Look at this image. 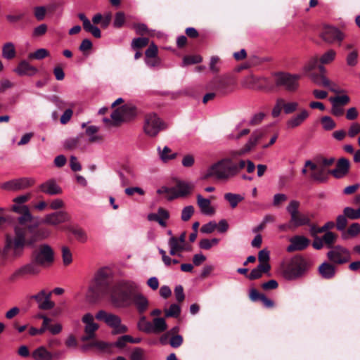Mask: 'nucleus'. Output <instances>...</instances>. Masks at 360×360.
Instances as JSON below:
<instances>
[{
    "label": "nucleus",
    "instance_id": "1",
    "mask_svg": "<svg viewBox=\"0 0 360 360\" xmlns=\"http://www.w3.org/2000/svg\"><path fill=\"white\" fill-rule=\"evenodd\" d=\"M51 234L46 227H39L38 223L25 226H14V236L6 234L4 245L0 247V264L2 266L13 263L21 258L26 247L48 238Z\"/></svg>",
    "mask_w": 360,
    "mask_h": 360
},
{
    "label": "nucleus",
    "instance_id": "2",
    "mask_svg": "<svg viewBox=\"0 0 360 360\" xmlns=\"http://www.w3.org/2000/svg\"><path fill=\"white\" fill-rule=\"evenodd\" d=\"M111 299L113 304L119 307L134 305L139 314H144L149 307L147 297L139 292L138 285L131 281L117 282L111 292Z\"/></svg>",
    "mask_w": 360,
    "mask_h": 360
},
{
    "label": "nucleus",
    "instance_id": "3",
    "mask_svg": "<svg viewBox=\"0 0 360 360\" xmlns=\"http://www.w3.org/2000/svg\"><path fill=\"white\" fill-rule=\"evenodd\" d=\"M54 251L48 244H40L31 252L30 262L17 269L8 278L13 283L19 278L39 275L43 268L51 266L54 262Z\"/></svg>",
    "mask_w": 360,
    "mask_h": 360
},
{
    "label": "nucleus",
    "instance_id": "4",
    "mask_svg": "<svg viewBox=\"0 0 360 360\" xmlns=\"http://www.w3.org/2000/svg\"><path fill=\"white\" fill-rule=\"evenodd\" d=\"M248 153V143L243 147L231 153V159L226 158L212 165L204 179L215 176L218 179H227L235 175L245 166V160L239 159Z\"/></svg>",
    "mask_w": 360,
    "mask_h": 360
},
{
    "label": "nucleus",
    "instance_id": "5",
    "mask_svg": "<svg viewBox=\"0 0 360 360\" xmlns=\"http://www.w3.org/2000/svg\"><path fill=\"white\" fill-rule=\"evenodd\" d=\"M112 283L111 273L108 268L100 269L95 274L89 286L86 299L94 304L100 301L110 292Z\"/></svg>",
    "mask_w": 360,
    "mask_h": 360
},
{
    "label": "nucleus",
    "instance_id": "6",
    "mask_svg": "<svg viewBox=\"0 0 360 360\" xmlns=\"http://www.w3.org/2000/svg\"><path fill=\"white\" fill-rule=\"evenodd\" d=\"M309 263L302 256L293 257L290 262L282 268V275L287 280H295L301 277L308 269Z\"/></svg>",
    "mask_w": 360,
    "mask_h": 360
},
{
    "label": "nucleus",
    "instance_id": "7",
    "mask_svg": "<svg viewBox=\"0 0 360 360\" xmlns=\"http://www.w3.org/2000/svg\"><path fill=\"white\" fill-rule=\"evenodd\" d=\"M95 318L100 321L104 322L108 327L111 328L112 334H123L128 331V328L122 324L121 318L114 314L107 312L105 310H99Z\"/></svg>",
    "mask_w": 360,
    "mask_h": 360
},
{
    "label": "nucleus",
    "instance_id": "8",
    "mask_svg": "<svg viewBox=\"0 0 360 360\" xmlns=\"http://www.w3.org/2000/svg\"><path fill=\"white\" fill-rule=\"evenodd\" d=\"M300 202L292 200L288 205L286 210L290 215V226L296 229L302 226H311V219L307 214L301 213L299 211Z\"/></svg>",
    "mask_w": 360,
    "mask_h": 360
},
{
    "label": "nucleus",
    "instance_id": "9",
    "mask_svg": "<svg viewBox=\"0 0 360 360\" xmlns=\"http://www.w3.org/2000/svg\"><path fill=\"white\" fill-rule=\"evenodd\" d=\"M275 84L278 87H283L286 91H295L299 86L300 75H292L285 72H277L274 74Z\"/></svg>",
    "mask_w": 360,
    "mask_h": 360
},
{
    "label": "nucleus",
    "instance_id": "10",
    "mask_svg": "<svg viewBox=\"0 0 360 360\" xmlns=\"http://www.w3.org/2000/svg\"><path fill=\"white\" fill-rule=\"evenodd\" d=\"M145 133L150 136H155L165 129V124L155 113L147 114L143 126Z\"/></svg>",
    "mask_w": 360,
    "mask_h": 360
},
{
    "label": "nucleus",
    "instance_id": "11",
    "mask_svg": "<svg viewBox=\"0 0 360 360\" xmlns=\"http://www.w3.org/2000/svg\"><path fill=\"white\" fill-rule=\"evenodd\" d=\"M320 36L324 41L329 44L338 43L340 44L345 39V34L342 32L338 28L330 25L323 26Z\"/></svg>",
    "mask_w": 360,
    "mask_h": 360
},
{
    "label": "nucleus",
    "instance_id": "12",
    "mask_svg": "<svg viewBox=\"0 0 360 360\" xmlns=\"http://www.w3.org/2000/svg\"><path fill=\"white\" fill-rule=\"evenodd\" d=\"M34 181L30 178L15 179L6 181L1 185V188L8 191H19L31 187Z\"/></svg>",
    "mask_w": 360,
    "mask_h": 360
},
{
    "label": "nucleus",
    "instance_id": "13",
    "mask_svg": "<svg viewBox=\"0 0 360 360\" xmlns=\"http://www.w3.org/2000/svg\"><path fill=\"white\" fill-rule=\"evenodd\" d=\"M307 168L311 171L309 176L310 178L318 182H325L328 179V174L323 167H319L316 164L311 160H307L304 163V167L302 169L303 174H307Z\"/></svg>",
    "mask_w": 360,
    "mask_h": 360
},
{
    "label": "nucleus",
    "instance_id": "14",
    "mask_svg": "<svg viewBox=\"0 0 360 360\" xmlns=\"http://www.w3.org/2000/svg\"><path fill=\"white\" fill-rule=\"evenodd\" d=\"M249 87L252 89L271 91L274 89V86L271 84L269 78L265 77L257 76L249 72Z\"/></svg>",
    "mask_w": 360,
    "mask_h": 360
},
{
    "label": "nucleus",
    "instance_id": "15",
    "mask_svg": "<svg viewBox=\"0 0 360 360\" xmlns=\"http://www.w3.org/2000/svg\"><path fill=\"white\" fill-rule=\"evenodd\" d=\"M82 322L85 323V335L82 338L83 342L93 340L95 338V332L98 329V325L94 321V316L87 313L82 317Z\"/></svg>",
    "mask_w": 360,
    "mask_h": 360
},
{
    "label": "nucleus",
    "instance_id": "16",
    "mask_svg": "<svg viewBox=\"0 0 360 360\" xmlns=\"http://www.w3.org/2000/svg\"><path fill=\"white\" fill-rule=\"evenodd\" d=\"M70 221L71 216L66 211L61 210L46 214L42 222L51 226H58Z\"/></svg>",
    "mask_w": 360,
    "mask_h": 360
},
{
    "label": "nucleus",
    "instance_id": "17",
    "mask_svg": "<svg viewBox=\"0 0 360 360\" xmlns=\"http://www.w3.org/2000/svg\"><path fill=\"white\" fill-rule=\"evenodd\" d=\"M12 210L20 214V216L17 218L18 223L17 226H25L30 224L28 223L32 222V215L27 206L13 205L12 206Z\"/></svg>",
    "mask_w": 360,
    "mask_h": 360
},
{
    "label": "nucleus",
    "instance_id": "18",
    "mask_svg": "<svg viewBox=\"0 0 360 360\" xmlns=\"http://www.w3.org/2000/svg\"><path fill=\"white\" fill-rule=\"evenodd\" d=\"M194 188V184L191 182L179 181L176 183L173 195L168 197L169 200H172L179 197H185L189 195Z\"/></svg>",
    "mask_w": 360,
    "mask_h": 360
},
{
    "label": "nucleus",
    "instance_id": "19",
    "mask_svg": "<svg viewBox=\"0 0 360 360\" xmlns=\"http://www.w3.org/2000/svg\"><path fill=\"white\" fill-rule=\"evenodd\" d=\"M290 244L287 248L289 252L305 250L310 244V240L303 236H295L290 239Z\"/></svg>",
    "mask_w": 360,
    "mask_h": 360
},
{
    "label": "nucleus",
    "instance_id": "20",
    "mask_svg": "<svg viewBox=\"0 0 360 360\" xmlns=\"http://www.w3.org/2000/svg\"><path fill=\"white\" fill-rule=\"evenodd\" d=\"M349 167H350L349 161L345 158H342L338 160L337 165H336V168L334 169L329 170L327 172V174H330L334 177L338 178V179L342 178L344 176H345L346 174H347V173L349 172Z\"/></svg>",
    "mask_w": 360,
    "mask_h": 360
},
{
    "label": "nucleus",
    "instance_id": "21",
    "mask_svg": "<svg viewBox=\"0 0 360 360\" xmlns=\"http://www.w3.org/2000/svg\"><path fill=\"white\" fill-rule=\"evenodd\" d=\"M342 253L348 255V252L345 248L337 245L334 248L333 250H330L327 253V256L330 262L342 264L348 261V258L342 255Z\"/></svg>",
    "mask_w": 360,
    "mask_h": 360
},
{
    "label": "nucleus",
    "instance_id": "22",
    "mask_svg": "<svg viewBox=\"0 0 360 360\" xmlns=\"http://www.w3.org/2000/svg\"><path fill=\"white\" fill-rule=\"evenodd\" d=\"M248 63H244L236 66L233 72L232 77L236 83H240L243 86L247 84Z\"/></svg>",
    "mask_w": 360,
    "mask_h": 360
},
{
    "label": "nucleus",
    "instance_id": "23",
    "mask_svg": "<svg viewBox=\"0 0 360 360\" xmlns=\"http://www.w3.org/2000/svg\"><path fill=\"white\" fill-rule=\"evenodd\" d=\"M51 292L46 293L45 290H41L38 294L33 296V298L39 303V308L43 310L52 309L55 304L51 301Z\"/></svg>",
    "mask_w": 360,
    "mask_h": 360
},
{
    "label": "nucleus",
    "instance_id": "24",
    "mask_svg": "<svg viewBox=\"0 0 360 360\" xmlns=\"http://www.w3.org/2000/svg\"><path fill=\"white\" fill-rule=\"evenodd\" d=\"M19 76H33L38 72V69L30 65L27 60H21L13 70Z\"/></svg>",
    "mask_w": 360,
    "mask_h": 360
},
{
    "label": "nucleus",
    "instance_id": "25",
    "mask_svg": "<svg viewBox=\"0 0 360 360\" xmlns=\"http://www.w3.org/2000/svg\"><path fill=\"white\" fill-rule=\"evenodd\" d=\"M326 69L323 65H319V73H311L309 77L316 84L323 87L330 85V81L325 76Z\"/></svg>",
    "mask_w": 360,
    "mask_h": 360
},
{
    "label": "nucleus",
    "instance_id": "26",
    "mask_svg": "<svg viewBox=\"0 0 360 360\" xmlns=\"http://www.w3.org/2000/svg\"><path fill=\"white\" fill-rule=\"evenodd\" d=\"M309 116V112L303 109L300 113L291 117L286 122L288 129H295L300 126Z\"/></svg>",
    "mask_w": 360,
    "mask_h": 360
},
{
    "label": "nucleus",
    "instance_id": "27",
    "mask_svg": "<svg viewBox=\"0 0 360 360\" xmlns=\"http://www.w3.org/2000/svg\"><path fill=\"white\" fill-rule=\"evenodd\" d=\"M39 191L44 193L54 195L60 194L62 189L57 185L54 179H49L39 186Z\"/></svg>",
    "mask_w": 360,
    "mask_h": 360
},
{
    "label": "nucleus",
    "instance_id": "28",
    "mask_svg": "<svg viewBox=\"0 0 360 360\" xmlns=\"http://www.w3.org/2000/svg\"><path fill=\"white\" fill-rule=\"evenodd\" d=\"M169 218V212L163 207H159L158 213H150L148 215L149 221H157L161 226H167L166 221Z\"/></svg>",
    "mask_w": 360,
    "mask_h": 360
},
{
    "label": "nucleus",
    "instance_id": "29",
    "mask_svg": "<svg viewBox=\"0 0 360 360\" xmlns=\"http://www.w3.org/2000/svg\"><path fill=\"white\" fill-rule=\"evenodd\" d=\"M249 297L253 302H261L266 308H272L274 306V302L271 300L269 299L264 294L259 292L255 288L250 290Z\"/></svg>",
    "mask_w": 360,
    "mask_h": 360
},
{
    "label": "nucleus",
    "instance_id": "30",
    "mask_svg": "<svg viewBox=\"0 0 360 360\" xmlns=\"http://www.w3.org/2000/svg\"><path fill=\"white\" fill-rule=\"evenodd\" d=\"M197 204L203 214L213 215L215 213V209L211 205V201L204 198L200 194L197 195Z\"/></svg>",
    "mask_w": 360,
    "mask_h": 360
},
{
    "label": "nucleus",
    "instance_id": "31",
    "mask_svg": "<svg viewBox=\"0 0 360 360\" xmlns=\"http://www.w3.org/2000/svg\"><path fill=\"white\" fill-rule=\"evenodd\" d=\"M228 86L229 82L224 77H216L208 84L207 88L214 90L218 93L224 94Z\"/></svg>",
    "mask_w": 360,
    "mask_h": 360
},
{
    "label": "nucleus",
    "instance_id": "32",
    "mask_svg": "<svg viewBox=\"0 0 360 360\" xmlns=\"http://www.w3.org/2000/svg\"><path fill=\"white\" fill-rule=\"evenodd\" d=\"M319 273L325 279H331L335 274V266L328 262H323L319 267Z\"/></svg>",
    "mask_w": 360,
    "mask_h": 360
},
{
    "label": "nucleus",
    "instance_id": "33",
    "mask_svg": "<svg viewBox=\"0 0 360 360\" xmlns=\"http://www.w3.org/2000/svg\"><path fill=\"white\" fill-rule=\"evenodd\" d=\"M111 119L110 120L108 118H104L103 122L106 124H110L113 126H118L122 122H124V117L123 114L122 112V106L114 110L113 112L111 113Z\"/></svg>",
    "mask_w": 360,
    "mask_h": 360
},
{
    "label": "nucleus",
    "instance_id": "34",
    "mask_svg": "<svg viewBox=\"0 0 360 360\" xmlns=\"http://www.w3.org/2000/svg\"><path fill=\"white\" fill-rule=\"evenodd\" d=\"M66 229L71 232L79 242L84 243L86 242L88 237L86 231L81 227L77 226H69L66 227Z\"/></svg>",
    "mask_w": 360,
    "mask_h": 360
},
{
    "label": "nucleus",
    "instance_id": "35",
    "mask_svg": "<svg viewBox=\"0 0 360 360\" xmlns=\"http://www.w3.org/2000/svg\"><path fill=\"white\" fill-rule=\"evenodd\" d=\"M270 269V264H258V266L253 269L250 274H249V280L258 279L261 278L264 274L268 273Z\"/></svg>",
    "mask_w": 360,
    "mask_h": 360
},
{
    "label": "nucleus",
    "instance_id": "36",
    "mask_svg": "<svg viewBox=\"0 0 360 360\" xmlns=\"http://www.w3.org/2000/svg\"><path fill=\"white\" fill-rule=\"evenodd\" d=\"M168 244L170 248L169 253L171 255H175L185 250V245L177 240V237L172 236L169 240Z\"/></svg>",
    "mask_w": 360,
    "mask_h": 360
},
{
    "label": "nucleus",
    "instance_id": "37",
    "mask_svg": "<svg viewBox=\"0 0 360 360\" xmlns=\"http://www.w3.org/2000/svg\"><path fill=\"white\" fill-rule=\"evenodd\" d=\"M158 152L160 160L163 162H167L169 160H174L177 157V153H172V150L168 146H165L162 149L158 147Z\"/></svg>",
    "mask_w": 360,
    "mask_h": 360
},
{
    "label": "nucleus",
    "instance_id": "38",
    "mask_svg": "<svg viewBox=\"0 0 360 360\" xmlns=\"http://www.w3.org/2000/svg\"><path fill=\"white\" fill-rule=\"evenodd\" d=\"M35 360H52L53 354L49 352L44 347H39L32 354Z\"/></svg>",
    "mask_w": 360,
    "mask_h": 360
},
{
    "label": "nucleus",
    "instance_id": "39",
    "mask_svg": "<svg viewBox=\"0 0 360 360\" xmlns=\"http://www.w3.org/2000/svg\"><path fill=\"white\" fill-rule=\"evenodd\" d=\"M16 56L15 46L12 42H6L2 46V57L6 60H13Z\"/></svg>",
    "mask_w": 360,
    "mask_h": 360
},
{
    "label": "nucleus",
    "instance_id": "40",
    "mask_svg": "<svg viewBox=\"0 0 360 360\" xmlns=\"http://www.w3.org/2000/svg\"><path fill=\"white\" fill-rule=\"evenodd\" d=\"M335 223L333 221H328L323 226L318 227L316 225L311 224L310 226V233L312 237H315L318 233L327 232L328 230L334 228Z\"/></svg>",
    "mask_w": 360,
    "mask_h": 360
},
{
    "label": "nucleus",
    "instance_id": "41",
    "mask_svg": "<svg viewBox=\"0 0 360 360\" xmlns=\"http://www.w3.org/2000/svg\"><path fill=\"white\" fill-rule=\"evenodd\" d=\"M167 329V325L163 318H154L152 323V333H160Z\"/></svg>",
    "mask_w": 360,
    "mask_h": 360
},
{
    "label": "nucleus",
    "instance_id": "42",
    "mask_svg": "<svg viewBox=\"0 0 360 360\" xmlns=\"http://www.w3.org/2000/svg\"><path fill=\"white\" fill-rule=\"evenodd\" d=\"M224 198L229 203L231 207L233 209L236 207L238 203L245 199V198L241 195L232 193H225Z\"/></svg>",
    "mask_w": 360,
    "mask_h": 360
},
{
    "label": "nucleus",
    "instance_id": "43",
    "mask_svg": "<svg viewBox=\"0 0 360 360\" xmlns=\"http://www.w3.org/2000/svg\"><path fill=\"white\" fill-rule=\"evenodd\" d=\"M266 130L261 129L254 131L250 138H249V151L254 148L259 141L265 136Z\"/></svg>",
    "mask_w": 360,
    "mask_h": 360
},
{
    "label": "nucleus",
    "instance_id": "44",
    "mask_svg": "<svg viewBox=\"0 0 360 360\" xmlns=\"http://www.w3.org/2000/svg\"><path fill=\"white\" fill-rule=\"evenodd\" d=\"M98 131V127L96 126H89L86 127L85 134L89 136V143L98 142L103 140V137L100 135H96Z\"/></svg>",
    "mask_w": 360,
    "mask_h": 360
},
{
    "label": "nucleus",
    "instance_id": "45",
    "mask_svg": "<svg viewBox=\"0 0 360 360\" xmlns=\"http://www.w3.org/2000/svg\"><path fill=\"white\" fill-rule=\"evenodd\" d=\"M335 56L336 51L333 49H329L325 52L319 60L321 65L323 66V65H328L332 63L335 60Z\"/></svg>",
    "mask_w": 360,
    "mask_h": 360
},
{
    "label": "nucleus",
    "instance_id": "46",
    "mask_svg": "<svg viewBox=\"0 0 360 360\" xmlns=\"http://www.w3.org/2000/svg\"><path fill=\"white\" fill-rule=\"evenodd\" d=\"M122 112L124 121L129 120L135 117L136 108L131 105H124L122 106Z\"/></svg>",
    "mask_w": 360,
    "mask_h": 360
},
{
    "label": "nucleus",
    "instance_id": "47",
    "mask_svg": "<svg viewBox=\"0 0 360 360\" xmlns=\"http://www.w3.org/2000/svg\"><path fill=\"white\" fill-rule=\"evenodd\" d=\"M137 328L139 330L144 333H152V323L148 321L145 316L140 317L137 323Z\"/></svg>",
    "mask_w": 360,
    "mask_h": 360
},
{
    "label": "nucleus",
    "instance_id": "48",
    "mask_svg": "<svg viewBox=\"0 0 360 360\" xmlns=\"http://www.w3.org/2000/svg\"><path fill=\"white\" fill-rule=\"evenodd\" d=\"M319 65H321L319 58L317 57H313L304 66V71L309 76V74L312 73V70L316 68L319 70Z\"/></svg>",
    "mask_w": 360,
    "mask_h": 360
},
{
    "label": "nucleus",
    "instance_id": "49",
    "mask_svg": "<svg viewBox=\"0 0 360 360\" xmlns=\"http://www.w3.org/2000/svg\"><path fill=\"white\" fill-rule=\"evenodd\" d=\"M83 136L84 134H80L76 137L68 139L64 143L65 148L68 150L76 148L79 145L80 140Z\"/></svg>",
    "mask_w": 360,
    "mask_h": 360
},
{
    "label": "nucleus",
    "instance_id": "50",
    "mask_svg": "<svg viewBox=\"0 0 360 360\" xmlns=\"http://www.w3.org/2000/svg\"><path fill=\"white\" fill-rule=\"evenodd\" d=\"M49 56V51L46 49H39L28 54L29 60H42Z\"/></svg>",
    "mask_w": 360,
    "mask_h": 360
},
{
    "label": "nucleus",
    "instance_id": "51",
    "mask_svg": "<svg viewBox=\"0 0 360 360\" xmlns=\"http://www.w3.org/2000/svg\"><path fill=\"white\" fill-rule=\"evenodd\" d=\"M329 101L331 103L343 107L350 102V98L347 95L336 96L330 97Z\"/></svg>",
    "mask_w": 360,
    "mask_h": 360
},
{
    "label": "nucleus",
    "instance_id": "52",
    "mask_svg": "<svg viewBox=\"0 0 360 360\" xmlns=\"http://www.w3.org/2000/svg\"><path fill=\"white\" fill-rule=\"evenodd\" d=\"M338 238V235L331 231H327L322 237L323 243L328 248H332L333 245L335 243Z\"/></svg>",
    "mask_w": 360,
    "mask_h": 360
},
{
    "label": "nucleus",
    "instance_id": "53",
    "mask_svg": "<svg viewBox=\"0 0 360 360\" xmlns=\"http://www.w3.org/2000/svg\"><path fill=\"white\" fill-rule=\"evenodd\" d=\"M359 53L356 49L352 50L346 57V63L348 66L354 67L358 63Z\"/></svg>",
    "mask_w": 360,
    "mask_h": 360
},
{
    "label": "nucleus",
    "instance_id": "54",
    "mask_svg": "<svg viewBox=\"0 0 360 360\" xmlns=\"http://www.w3.org/2000/svg\"><path fill=\"white\" fill-rule=\"evenodd\" d=\"M166 317L176 318L180 315L181 308L176 304H172L168 309L165 310Z\"/></svg>",
    "mask_w": 360,
    "mask_h": 360
},
{
    "label": "nucleus",
    "instance_id": "55",
    "mask_svg": "<svg viewBox=\"0 0 360 360\" xmlns=\"http://www.w3.org/2000/svg\"><path fill=\"white\" fill-rule=\"evenodd\" d=\"M321 123L325 130L329 131L333 129L336 127L334 120L329 116H323L321 119Z\"/></svg>",
    "mask_w": 360,
    "mask_h": 360
},
{
    "label": "nucleus",
    "instance_id": "56",
    "mask_svg": "<svg viewBox=\"0 0 360 360\" xmlns=\"http://www.w3.org/2000/svg\"><path fill=\"white\" fill-rule=\"evenodd\" d=\"M343 212L350 219H360V207L357 210H354L352 207H347L344 209Z\"/></svg>",
    "mask_w": 360,
    "mask_h": 360
},
{
    "label": "nucleus",
    "instance_id": "57",
    "mask_svg": "<svg viewBox=\"0 0 360 360\" xmlns=\"http://www.w3.org/2000/svg\"><path fill=\"white\" fill-rule=\"evenodd\" d=\"M149 43L148 38L146 37H139L133 39L131 43V47L134 49H141L146 46Z\"/></svg>",
    "mask_w": 360,
    "mask_h": 360
},
{
    "label": "nucleus",
    "instance_id": "58",
    "mask_svg": "<svg viewBox=\"0 0 360 360\" xmlns=\"http://www.w3.org/2000/svg\"><path fill=\"white\" fill-rule=\"evenodd\" d=\"M93 44L89 39H84L82 40L81 44L79 46V50L82 51L84 55H88L89 52L92 49Z\"/></svg>",
    "mask_w": 360,
    "mask_h": 360
},
{
    "label": "nucleus",
    "instance_id": "59",
    "mask_svg": "<svg viewBox=\"0 0 360 360\" xmlns=\"http://www.w3.org/2000/svg\"><path fill=\"white\" fill-rule=\"evenodd\" d=\"M283 110V98H279L276 100V104L273 108L271 115L273 117H278Z\"/></svg>",
    "mask_w": 360,
    "mask_h": 360
},
{
    "label": "nucleus",
    "instance_id": "60",
    "mask_svg": "<svg viewBox=\"0 0 360 360\" xmlns=\"http://www.w3.org/2000/svg\"><path fill=\"white\" fill-rule=\"evenodd\" d=\"M89 347H97L101 350H108L112 347V344L100 340H93L90 342Z\"/></svg>",
    "mask_w": 360,
    "mask_h": 360
},
{
    "label": "nucleus",
    "instance_id": "61",
    "mask_svg": "<svg viewBox=\"0 0 360 360\" xmlns=\"http://www.w3.org/2000/svg\"><path fill=\"white\" fill-rule=\"evenodd\" d=\"M62 257L64 265H69L72 261V253L69 248L63 246L62 248Z\"/></svg>",
    "mask_w": 360,
    "mask_h": 360
},
{
    "label": "nucleus",
    "instance_id": "62",
    "mask_svg": "<svg viewBox=\"0 0 360 360\" xmlns=\"http://www.w3.org/2000/svg\"><path fill=\"white\" fill-rule=\"evenodd\" d=\"M125 22V15L123 12L120 11L115 14L113 25L116 28L122 27Z\"/></svg>",
    "mask_w": 360,
    "mask_h": 360
},
{
    "label": "nucleus",
    "instance_id": "63",
    "mask_svg": "<svg viewBox=\"0 0 360 360\" xmlns=\"http://www.w3.org/2000/svg\"><path fill=\"white\" fill-rule=\"evenodd\" d=\"M194 213V207L192 205L185 207L181 212V219L184 221H188Z\"/></svg>",
    "mask_w": 360,
    "mask_h": 360
},
{
    "label": "nucleus",
    "instance_id": "64",
    "mask_svg": "<svg viewBox=\"0 0 360 360\" xmlns=\"http://www.w3.org/2000/svg\"><path fill=\"white\" fill-rule=\"evenodd\" d=\"M269 252L266 250L263 249L260 250L258 253V260L259 264H269Z\"/></svg>",
    "mask_w": 360,
    "mask_h": 360
}]
</instances>
